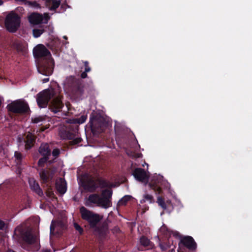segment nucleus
I'll return each mask as SVG.
<instances>
[{"instance_id":"obj_1","label":"nucleus","mask_w":252,"mask_h":252,"mask_svg":"<svg viewBox=\"0 0 252 252\" xmlns=\"http://www.w3.org/2000/svg\"><path fill=\"white\" fill-rule=\"evenodd\" d=\"M80 213L82 220L87 222L90 228L94 229V232L95 235L101 237L106 234L108 230L106 224L98 226L103 219L102 216L95 213L84 206L80 208Z\"/></svg>"},{"instance_id":"obj_2","label":"nucleus","mask_w":252,"mask_h":252,"mask_svg":"<svg viewBox=\"0 0 252 252\" xmlns=\"http://www.w3.org/2000/svg\"><path fill=\"white\" fill-rule=\"evenodd\" d=\"M82 186L84 189L90 192H94L98 188H111L112 184L99 177L93 176L88 174L83 175L81 177Z\"/></svg>"},{"instance_id":"obj_3","label":"nucleus","mask_w":252,"mask_h":252,"mask_svg":"<svg viewBox=\"0 0 252 252\" xmlns=\"http://www.w3.org/2000/svg\"><path fill=\"white\" fill-rule=\"evenodd\" d=\"M112 194V190L111 189H104L101 191V197H100L98 194L94 193L90 194L85 205L88 206H91L92 203L96 204L98 206L104 208H107L111 206V202L110 199Z\"/></svg>"},{"instance_id":"obj_4","label":"nucleus","mask_w":252,"mask_h":252,"mask_svg":"<svg viewBox=\"0 0 252 252\" xmlns=\"http://www.w3.org/2000/svg\"><path fill=\"white\" fill-rule=\"evenodd\" d=\"M63 85L66 94H82L83 93L84 85L82 80L74 76L67 77L63 82Z\"/></svg>"},{"instance_id":"obj_5","label":"nucleus","mask_w":252,"mask_h":252,"mask_svg":"<svg viewBox=\"0 0 252 252\" xmlns=\"http://www.w3.org/2000/svg\"><path fill=\"white\" fill-rule=\"evenodd\" d=\"M86 119V116L83 115L79 118L66 120V123L70 124L68 127L69 130L62 132L60 133L61 136L63 139H72L75 137L78 133L79 128L78 124L83 123Z\"/></svg>"},{"instance_id":"obj_6","label":"nucleus","mask_w":252,"mask_h":252,"mask_svg":"<svg viewBox=\"0 0 252 252\" xmlns=\"http://www.w3.org/2000/svg\"><path fill=\"white\" fill-rule=\"evenodd\" d=\"M107 123L103 117L95 112H93L92 113L90 126L92 131L94 134L101 133L107 126Z\"/></svg>"},{"instance_id":"obj_7","label":"nucleus","mask_w":252,"mask_h":252,"mask_svg":"<svg viewBox=\"0 0 252 252\" xmlns=\"http://www.w3.org/2000/svg\"><path fill=\"white\" fill-rule=\"evenodd\" d=\"M6 109L9 113L19 115L27 114L30 111L28 104L22 99L12 101L7 105Z\"/></svg>"},{"instance_id":"obj_8","label":"nucleus","mask_w":252,"mask_h":252,"mask_svg":"<svg viewBox=\"0 0 252 252\" xmlns=\"http://www.w3.org/2000/svg\"><path fill=\"white\" fill-rule=\"evenodd\" d=\"M14 235L20 236L28 244H34L38 240V237L33 234L32 228L29 227H17L15 230Z\"/></svg>"},{"instance_id":"obj_9","label":"nucleus","mask_w":252,"mask_h":252,"mask_svg":"<svg viewBox=\"0 0 252 252\" xmlns=\"http://www.w3.org/2000/svg\"><path fill=\"white\" fill-rule=\"evenodd\" d=\"M55 66L53 58L41 60L37 63V69L39 73L45 76L52 74Z\"/></svg>"},{"instance_id":"obj_10","label":"nucleus","mask_w":252,"mask_h":252,"mask_svg":"<svg viewBox=\"0 0 252 252\" xmlns=\"http://www.w3.org/2000/svg\"><path fill=\"white\" fill-rule=\"evenodd\" d=\"M20 24V17L17 13L11 11L6 16L5 25L9 32H15L19 27Z\"/></svg>"},{"instance_id":"obj_11","label":"nucleus","mask_w":252,"mask_h":252,"mask_svg":"<svg viewBox=\"0 0 252 252\" xmlns=\"http://www.w3.org/2000/svg\"><path fill=\"white\" fill-rule=\"evenodd\" d=\"M33 55L38 61L52 58L50 51L42 44H38L33 48Z\"/></svg>"},{"instance_id":"obj_12","label":"nucleus","mask_w":252,"mask_h":252,"mask_svg":"<svg viewBox=\"0 0 252 252\" xmlns=\"http://www.w3.org/2000/svg\"><path fill=\"white\" fill-rule=\"evenodd\" d=\"M132 175L139 182L144 183L146 185L150 178V174L141 168H136L133 171Z\"/></svg>"},{"instance_id":"obj_13","label":"nucleus","mask_w":252,"mask_h":252,"mask_svg":"<svg viewBox=\"0 0 252 252\" xmlns=\"http://www.w3.org/2000/svg\"><path fill=\"white\" fill-rule=\"evenodd\" d=\"M62 89L57 82L52 83L48 89H45L37 94H61Z\"/></svg>"},{"instance_id":"obj_14","label":"nucleus","mask_w":252,"mask_h":252,"mask_svg":"<svg viewBox=\"0 0 252 252\" xmlns=\"http://www.w3.org/2000/svg\"><path fill=\"white\" fill-rule=\"evenodd\" d=\"M66 229V226L64 223L62 221H58L52 222L50 227L51 233L54 234H61L63 230Z\"/></svg>"},{"instance_id":"obj_15","label":"nucleus","mask_w":252,"mask_h":252,"mask_svg":"<svg viewBox=\"0 0 252 252\" xmlns=\"http://www.w3.org/2000/svg\"><path fill=\"white\" fill-rule=\"evenodd\" d=\"M55 172V169L52 170L50 168L48 170L42 169L39 173L42 182L43 183H46L49 180H52L54 177Z\"/></svg>"},{"instance_id":"obj_16","label":"nucleus","mask_w":252,"mask_h":252,"mask_svg":"<svg viewBox=\"0 0 252 252\" xmlns=\"http://www.w3.org/2000/svg\"><path fill=\"white\" fill-rule=\"evenodd\" d=\"M180 243L191 251H194L196 248V244L191 236L183 237L180 240Z\"/></svg>"},{"instance_id":"obj_17","label":"nucleus","mask_w":252,"mask_h":252,"mask_svg":"<svg viewBox=\"0 0 252 252\" xmlns=\"http://www.w3.org/2000/svg\"><path fill=\"white\" fill-rule=\"evenodd\" d=\"M63 106V103L61 101V98L59 97L53 99L50 105L51 110L54 113L60 111Z\"/></svg>"},{"instance_id":"obj_18","label":"nucleus","mask_w":252,"mask_h":252,"mask_svg":"<svg viewBox=\"0 0 252 252\" xmlns=\"http://www.w3.org/2000/svg\"><path fill=\"white\" fill-rule=\"evenodd\" d=\"M28 20L31 24L38 25L42 22L43 17L39 13H32L28 17Z\"/></svg>"},{"instance_id":"obj_19","label":"nucleus","mask_w":252,"mask_h":252,"mask_svg":"<svg viewBox=\"0 0 252 252\" xmlns=\"http://www.w3.org/2000/svg\"><path fill=\"white\" fill-rule=\"evenodd\" d=\"M56 188L60 194H64L66 190V183L64 180L61 178L57 179L56 183Z\"/></svg>"},{"instance_id":"obj_20","label":"nucleus","mask_w":252,"mask_h":252,"mask_svg":"<svg viewBox=\"0 0 252 252\" xmlns=\"http://www.w3.org/2000/svg\"><path fill=\"white\" fill-rule=\"evenodd\" d=\"M50 99V95H38L37 98V102L38 106L41 108L46 107Z\"/></svg>"},{"instance_id":"obj_21","label":"nucleus","mask_w":252,"mask_h":252,"mask_svg":"<svg viewBox=\"0 0 252 252\" xmlns=\"http://www.w3.org/2000/svg\"><path fill=\"white\" fill-rule=\"evenodd\" d=\"M38 152L43 156L48 157L51 155V149L47 143H42L39 148Z\"/></svg>"},{"instance_id":"obj_22","label":"nucleus","mask_w":252,"mask_h":252,"mask_svg":"<svg viewBox=\"0 0 252 252\" xmlns=\"http://www.w3.org/2000/svg\"><path fill=\"white\" fill-rule=\"evenodd\" d=\"M25 148L26 149H31L34 145L35 139L34 136L30 133L27 134L26 140H25Z\"/></svg>"},{"instance_id":"obj_23","label":"nucleus","mask_w":252,"mask_h":252,"mask_svg":"<svg viewBox=\"0 0 252 252\" xmlns=\"http://www.w3.org/2000/svg\"><path fill=\"white\" fill-rule=\"evenodd\" d=\"M11 47L18 52H23L24 46L22 42L19 40H15L12 43Z\"/></svg>"},{"instance_id":"obj_24","label":"nucleus","mask_w":252,"mask_h":252,"mask_svg":"<svg viewBox=\"0 0 252 252\" xmlns=\"http://www.w3.org/2000/svg\"><path fill=\"white\" fill-rule=\"evenodd\" d=\"M45 5L51 10H55L60 5V1L57 0H50L49 2H46Z\"/></svg>"},{"instance_id":"obj_25","label":"nucleus","mask_w":252,"mask_h":252,"mask_svg":"<svg viewBox=\"0 0 252 252\" xmlns=\"http://www.w3.org/2000/svg\"><path fill=\"white\" fill-rule=\"evenodd\" d=\"M32 189L34 190L39 196L43 195V192L40 189L38 184L35 181H33L32 183L31 184Z\"/></svg>"},{"instance_id":"obj_26","label":"nucleus","mask_w":252,"mask_h":252,"mask_svg":"<svg viewBox=\"0 0 252 252\" xmlns=\"http://www.w3.org/2000/svg\"><path fill=\"white\" fill-rule=\"evenodd\" d=\"M45 31L43 26H40L38 29H34L32 30L33 36L35 38L39 37Z\"/></svg>"},{"instance_id":"obj_27","label":"nucleus","mask_w":252,"mask_h":252,"mask_svg":"<svg viewBox=\"0 0 252 252\" xmlns=\"http://www.w3.org/2000/svg\"><path fill=\"white\" fill-rule=\"evenodd\" d=\"M140 243L141 245L146 247L148 246H152V243L150 240L146 236H142L140 239Z\"/></svg>"},{"instance_id":"obj_28","label":"nucleus","mask_w":252,"mask_h":252,"mask_svg":"<svg viewBox=\"0 0 252 252\" xmlns=\"http://www.w3.org/2000/svg\"><path fill=\"white\" fill-rule=\"evenodd\" d=\"M157 202L158 204L159 205H160L163 209H166V205L164 201V199L161 197L159 196L158 197L157 199Z\"/></svg>"},{"instance_id":"obj_29","label":"nucleus","mask_w":252,"mask_h":252,"mask_svg":"<svg viewBox=\"0 0 252 252\" xmlns=\"http://www.w3.org/2000/svg\"><path fill=\"white\" fill-rule=\"evenodd\" d=\"M149 186H150L151 189L154 190L158 193L160 194L162 193V191L160 187H158L157 185L153 184L152 183H150Z\"/></svg>"},{"instance_id":"obj_30","label":"nucleus","mask_w":252,"mask_h":252,"mask_svg":"<svg viewBox=\"0 0 252 252\" xmlns=\"http://www.w3.org/2000/svg\"><path fill=\"white\" fill-rule=\"evenodd\" d=\"M130 199V196H125L121 200H120L119 202V205L120 206H125Z\"/></svg>"},{"instance_id":"obj_31","label":"nucleus","mask_w":252,"mask_h":252,"mask_svg":"<svg viewBox=\"0 0 252 252\" xmlns=\"http://www.w3.org/2000/svg\"><path fill=\"white\" fill-rule=\"evenodd\" d=\"M26 4L34 8L40 7V4L35 1H26Z\"/></svg>"},{"instance_id":"obj_32","label":"nucleus","mask_w":252,"mask_h":252,"mask_svg":"<svg viewBox=\"0 0 252 252\" xmlns=\"http://www.w3.org/2000/svg\"><path fill=\"white\" fill-rule=\"evenodd\" d=\"M48 159V157L43 156V158L39 159L38 161V165L40 167H43L44 165V163L47 161Z\"/></svg>"},{"instance_id":"obj_33","label":"nucleus","mask_w":252,"mask_h":252,"mask_svg":"<svg viewBox=\"0 0 252 252\" xmlns=\"http://www.w3.org/2000/svg\"><path fill=\"white\" fill-rule=\"evenodd\" d=\"M72 140L69 141V145H76L82 141V139L80 137H76L72 139Z\"/></svg>"},{"instance_id":"obj_34","label":"nucleus","mask_w":252,"mask_h":252,"mask_svg":"<svg viewBox=\"0 0 252 252\" xmlns=\"http://www.w3.org/2000/svg\"><path fill=\"white\" fill-rule=\"evenodd\" d=\"M74 228L78 231L79 233L81 235L83 233V229L76 222L73 223Z\"/></svg>"},{"instance_id":"obj_35","label":"nucleus","mask_w":252,"mask_h":252,"mask_svg":"<svg viewBox=\"0 0 252 252\" xmlns=\"http://www.w3.org/2000/svg\"><path fill=\"white\" fill-rule=\"evenodd\" d=\"M45 120L44 117L40 116L32 119V122L33 123H38L40 122H42Z\"/></svg>"},{"instance_id":"obj_36","label":"nucleus","mask_w":252,"mask_h":252,"mask_svg":"<svg viewBox=\"0 0 252 252\" xmlns=\"http://www.w3.org/2000/svg\"><path fill=\"white\" fill-rule=\"evenodd\" d=\"M85 66V71L86 72H90L91 71V67L89 65V62L88 61L84 62Z\"/></svg>"},{"instance_id":"obj_37","label":"nucleus","mask_w":252,"mask_h":252,"mask_svg":"<svg viewBox=\"0 0 252 252\" xmlns=\"http://www.w3.org/2000/svg\"><path fill=\"white\" fill-rule=\"evenodd\" d=\"M60 151L59 149H55L52 151V155L55 158L58 157L60 155Z\"/></svg>"},{"instance_id":"obj_38","label":"nucleus","mask_w":252,"mask_h":252,"mask_svg":"<svg viewBox=\"0 0 252 252\" xmlns=\"http://www.w3.org/2000/svg\"><path fill=\"white\" fill-rule=\"evenodd\" d=\"M15 157L19 160H21L22 159V155L19 152L16 151L15 152Z\"/></svg>"},{"instance_id":"obj_39","label":"nucleus","mask_w":252,"mask_h":252,"mask_svg":"<svg viewBox=\"0 0 252 252\" xmlns=\"http://www.w3.org/2000/svg\"><path fill=\"white\" fill-rule=\"evenodd\" d=\"M46 195L50 197H52L54 196V193L53 191H52L50 189H48V190L46 192Z\"/></svg>"},{"instance_id":"obj_40","label":"nucleus","mask_w":252,"mask_h":252,"mask_svg":"<svg viewBox=\"0 0 252 252\" xmlns=\"http://www.w3.org/2000/svg\"><path fill=\"white\" fill-rule=\"evenodd\" d=\"M145 198L147 200H150V201L151 202L153 200V197L152 195L147 194L145 196Z\"/></svg>"},{"instance_id":"obj_41","label":"nucleus","mask_w":252,"mask_h":252,"mask_svg":"<svg viewBox=\"0 0 252 252\" xmlns=\"http://www.w3.org/2000/svg\"><path fill=\"white\" fill-rule=\"evenodd\" d=\"M5 225V222L0 219V230H2Z\"/></svg>"},{"instance_id":"obj_42","label":"nucleus","mask_w":252,"mask_h":252,"mask_svg":"<svg viewBox=\"0 0 252 252\" xmlns=\"http://www.w3.org/2000/svg\"><path fill=\"white\" fill-rule=\"evenodd\" d=\"M88 72H86L85 71H84V72H83L81 74V78L82 79H84V78H86L87 77V73Z\"/></svg>"},{"instance_id":"obj_43","label":"nucleus","mask_w":252,"mask_h":252,"mask_svg":"<svg viewBox=\"0 0 252 252\" xmlns=\"http://www.w3.org/2000/svg\"><path fill=\"white\" fill-rule=\"evenodd\" d=\"M49 80V78H45L42 81H43V83H46L47 82H48Z\"/></svg>"},{"instance_id":"obj_44","label":"nucleus","mask_w":252,"mask_h":252,"mask_svg":"<svg viewBox=\"0 0 252 252\" xmlns=\"http://www.w3.org/2000/svg\"><path fill=\"white\" fill-rule=\"evenodd\" d=\"M20 1L23 2L25 4H26V1H28L27 0H19Z\"/></svg>"},{"instance_id":"obj_45","label":"nucleus","mask_w":252,"mask_h":252,"mask_svg":"<svg viewBox=\"0 0 252 252\" xmlns=\"http://www.w3.org/2000/svg\"><path fill=\"white\" fill-rule=\"evenodd\" d=\"M45 3H46V2H49V1H50V0H43Z\"/></svg>"},{"instance_id":"obj_46","label":"nucleus","mask_w":252,"mask_h":252,"mask_svg":"<svg viewBox=\"0 0 252 252\" xmlns=\"http://www.w3.org/2000/svg\"><path fill=\"white\" fill-rule=\"evenodd\" d=\"M3 3V1L1 0H0V5H2Z\"/></svg>"},{"instance_id":"obj_47","label":"nucleus","mask_w":252,"mask_h":252,"mask_svg":"<svg viewBox=\"0 0 252 252\" xmlns=\"http://www.w3.org/2000/svg\"><path fill=\"white\" fill-rule=\"evenodd\" d=\"M63 38H64V39H67V37H66V36H64L63 37Z\"/></svg>"}]
</instances>
